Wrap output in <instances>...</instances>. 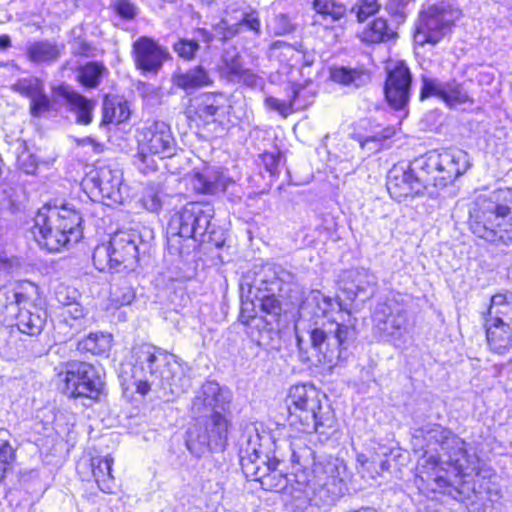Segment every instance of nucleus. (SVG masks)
Returning a JSON list of instances; mask_svg holds the SVG:
<instances>
[{"label":"nucleus","instance_id":"f257e3e1","mask_svg":"<svg viewBox=\"0 0 512 512\" xmlns=\"http://www.w3.org/2000/svg\"><path fill=\"white\" fill-rule=\"evenodd\" d=\"M414 438L427 442L416 468L415 483L420 490L436 492L448 487L445 466L457 477L476 469V458L467 454L465 442L441 425L430 423L416 429Z\"/></svg>","mask_w":512,"mask_h":512},{"label":"nucleus","instance_id":"f03ea898","mask_svg":"<svg viewBox=\"0 0 512 512\" xmlns=\"http://www.w3.org/2000/svg\"><path fill=\"white\" fill-rule=\"evenodd\" d=\"M342 310L341 303L324 295L319 290H312L300 306L301 317L321 318L315 321L310 331L311 349L316 361L332 368L346 357V351L357 339L354 321L339 322L331 317Z\"/></svg>","mask_w":512,"mask_h":512},{"label":"nucleus","instance_id":"7ed1b4c3","mask_svg":"<svg viewBox=\"0 0 512 512\" xmlns=\"http://www.w3.org/2000/svg\"><path fill=\"white\" fill-rule=\"evenodd\" d=\"M131 365V384L141 395L159 389L169 398V395L178 396L191 387L189 367L151 344L133 347Z\"/></svg>","mask_w":512,"mask_h":512},{"label":"nucleus","instance_id":"20e7f679","mask_svg":"<svg viewBox=\"0 0 512 512\" xmlns=\"http://www.w3.org/2000/svg\"><path fill=\"white\" fill-rule=\"evenodd\" d=\"M291 462L299 466L300 471H305V478L297 479V486L290 489L299 505L311 501L318 489L341 492L347 470L343 460L328 456L315 462L313 450L301 441H295L291 443Z\"/></svg>","mask_w":512,"mask_h":512},{"label":"nucleus","instance_id":"39448f33","mask_svg":"<svg viewBox=\"0 0 512 512\" xmlns=\"http://www.w3.org/2000/svg\"><path fill=\"white\" fill-rule=\"evenodd\" d=\"M472 233L494 245H512V188L478 196L469 212Z\"/></svg>","mask_w":512,"mask_h":512},{"label":"nucleus","instance_id":"423d86ee","mask_svg":"<svg viewBox=\"0 0 512 512\" xmlns=\"http://www.w3.org/2000/svg\"><path fill=\"white\" fill-rule=\"evenodd\" d=\"M33 222L31 233L35 241L50 252L78 242L82 236L81 215L69 204H46L37 211Z\"/></svg>","mask_w":512,"mask_h":512},{"label":"nucleus","instance_id":"0eeeda50","mask_svg":"<svg viewBox=\"0 0 512 512\" xmlns=\"http://www.w3.org/2000/svg\"><path fill=\"white\" fill-rule=\"evenodd\" d=\"M288 401L291 416L295 418L292 424L298 421L301 432L328 435L326 429L335 430L333 415L328 407L323 410L321 394L314 386L303 384L291 387Z\"/></svg>","mask_w":512,"mask_h":512},{"label":"nucleus","instance_id":"6e6552de","mask_svg":"<svg viewBox=\"0 0 512 512\" xmlns=\"http://www.w3.org/2000/svg\"><path fill=\"white\" fill-rule=\"evenodd\" d=\"M137 144L134 164L142 173H148L157 169L155 156L164 158L173 154L175 141L167 123L152 121L138 130Z\"/></svg>","mask_w":512,"mask_h":512},{"label":"nucleus","instance_id":"1a4fd4ad","mask_svg":"<svg viewBox=\"0 0 512 512\" xmlns=\"http://www.w3.org/2000/svg\"><path fill=\"white\" fill-rule=\"evenodd\" d=\"M139 234L132 230H120L115 232L108 244L96 247L93 253V263L100 271L107 269L132 271L139 257Z\"/></svg>","mask_w":512,"mask_h":512},{"label":"nucleus","instance_id":"9d476101","mask_svg":"<svg viewBox=\"0 0 512 512\" xmlns=\"http://www.w3.org/2000/svg\"><path fill=\"white\" fill-rule=\"evenodd\" d=\"M470 167L468 154L460 149L431 151L415 160V168L430 177V185L445 187Z\"/></svg>","mask_w":512,"mask_h":512},{"label":"nucleus","instance_id":"9b49d317","mask_svg":"<svg viewBox=\"0 0 512 512\" xmlns=\"http://www.w3.org/2000/svg\"><path fill=\"white\" fill-rule=\"evenodd\" d=\"M186 432L187 449L197 457L211 450H222L228 439V421L223 414L194 417Z\"/></svg>","mask_w":512,"mask_h":512},{"label":"nucleus","instance_id":"f8f14e48","mask_svg":"<svg viewBox=\"0 0 512 512\" xmlns=\"http://www.w3.org/2000/svg\"><path fill=\"white\" fill-rule=\"evenodd\" d=\"M61 390L69 397L96 398L103 382L99 370L86 362H67L57 374Z\"/></svg>","mask_w":512,"mask_h":512},{"label":"nucleus","instance_id":"ddd939ff","mask_svg":"<svg viewBox=\"0 0 512 512\" xmlns=\"http://www.w3.org/2000/svg\"><path fill=\"white\" fill-rule=\"evenodd\" d=\"M373 322L374 330L382 340L396 347L403 344L408 325L407 308L403 299L391 297L379 303L373 314Z\"/></svg>","mask_w":512,"mask_h":512},{"label":"nucleus","instance_id":"4468645a","mask_svg":"<svg viewBox=\"0 0 512 512\" xmlns=\"http://www.w3.org/2000/svg\"><path fill=\"white\" fill-rule=\"evenodd\" d=\"M83 185L93 196H100L107 206L122 204L127 196L122 170L111 165L97 167L86 176Z\"/></svg>","mask_w":512,"mask_h":512},{"label":"nucleus","instance_id":"2eb2a0df","mask_svg":"<svg viewBox=\"0 0 512 512\" xmlns=\"http://www.w3.org/2000/svg\"><path fill=\"white\" fill-rule=\"evenodd\" d=\"M387 190L392 198L402 201L407 197L423 194L430 185V177L415 168V161L409 165L398 164L389 171Z\"/></svg>","mask_w":512,"mask_h":512},{"label":"nucleus","instance_id":"dca6fc26","mask_svg":"<svg viewBox=\"0 0 512 512\" xmlns=\"http://www.w3.org/2000/svg\"><path fill=\"white\" fill-rule=\"evenodd\" d=\"M214 215L210 203L186 204L170 221V230L183 238H197L207 231Z\"/></svg>","mask_w":512,"mask_h":512},{"label":"nucleus","instance_id":"f3484780","mask_svg":"<svg viewBox=\"0 0 512 512\" xmlns=\"http://www.w3.org/2000/svg\"><path fill=\"white\" fill-rule=\"evenodd\" d=\"M454 14L445 5H432L422 11L416 28L415 40L420 44H436L450 31Z\"/></svg>","mask_w":512,"mask_h":512},{"label":"nucleus","instance_id":"a211bd4d","mask_svg":"<svg viewBox=\"0 0 512 512\" xmlns=\"http://www.w3.org/2000/svg\"><path fill=\"white\" fill-rule=\"evenodd\" d=\"M291 275L289 272L284 269L278 268H268L265 273V279L262 280V283L265 284V290L268 292L267 294H263L261 296L256 295L257 305L260 310L267 315L276 318L281 313V305L279 300L275 297V292L283 291V284L291 279ZM249 306H256V303L253 302H243L241 309V318L244 322L248 323L250 319H253V315H246L249 311Z\"/></svg>","mask_w":512,"mask_h":512},{"label":"nucleus","instance_id":"6ab92c4d","mask_svg":"<svg viewBox=\"0 0 512 512\" xmlns=\"http://www.w3.org/2000/svg\"><path fill=\"white\" fill-rule=\"evenodd\" d=\"M229 401L228 391L215 381H207L196 391L191 403V413L193 417L223 414Z\"/></svg>","mask_w":512,"mask_h":512},{"label":"nucleus","instance_id":"aec40b11","mask_svg":"<svg viewBox=\"0 0 512 512\" xmlns=\"http://www.w3.org/2000/svg\"><path fill=\"white\" fill-rule=\"evenodd\" d=\"M376 286L377 277L365 268L348 270L340 280V289L351 301L369 299L375 293Z\"/></svg>","mask_w":512,"mask_h":512},{"label":"nucleus","instance_id":"412c9836","mask_svg":"<svg viewBox=\"0 0 512 512\" xmlns=\"http://www.w3.org/2000/svg\"><path fill=\"white\" fill-rule=\"evenodd\" d=\"M411 82V73L403 62L397 63L389 71L384 92L388 103L394 109H402L407 104Z\"/></svg>","mask_w":512,"mask_h":512},{"label":"nucleus","instance_id":"4be33fe9","mask_svg":"<svg viewBox=\"0 0 512 512\" xmlns=\"http://www.w3.org/2000/svg\"><path fill=\"white\" fill-rule=\"evenodd\" d=\"M133 52L137 67L149 72L158 71L169 57L166 49L148 37H141L135 41Z\"/></svg>","mask_w":512,"mask_h":512},{"label":"nucleus","instance_id":"5701e85b","mask_svg":"<svg viewBox=\"0 0 512 512\" xmlns=\"http://www.w3.org/2000/svg\"><path fill=\"white\" fill-rule=\"evenodd\" d=\"M280 460L274 457L273 460L267 462V473L262 474L259 477V481L263 488L271 491H281L290 495L293 498V494L290 489L295 485L297 486V479L305 478V471H300V468H296L292 474V479L287 478L281 472L277 471V465Z\"/></svg>","mask_w":512,"mask_h":512},{"label":"nucleus","instance_id":"b1692460","mask_svg":"<svg viewBox=\"0 0 512 512\" xmlns=\"http://www.w3.org/2000/svg\"><path fill=\"white\" fill-rule=\"evenodd\" d=\"M54 94L65 100L71 112L76 115L77 122L87 125L92 121V111L95 103L72 90L67 85L54 88Z\"/></svg>","mask_w":512,"mask_h":512},{"label":"nucleus","instance_id":"393cba45","mask_svg":"<svg viewBox=\"0 0 512 512\" xmlns=\"http://www.w3.org/2000/svg\"><path fill=\"white\" fill-rule=\"evenodd\" d=\"M230 179L217 170L205 168L201 172H195L190 177V185L192 188L203 194H217L225 192Z\"/></svg>","mask_w":512,"mask_h":512},{"label":"nucleus","instance_id":"a878e982","mask_svg":"<svg viewBox=\"0 0 512 512\" xmlns=\"http://www.w3.org/2000/svg\"><path fill=\"white\" fill-rule=\"evenodd\" d=\"M486 337L490 349L505 354L512 348V324L485 322Z\"/></svg>","mask_w":512,"mask_h":512},{"label":"nucleus","instance_id":"bb28decb","mask_svg":"<svg viewBox=\"0 0 512 512\" xmlns=\"http://www.w3.org/2000/svg\"><path fill=\"white\" fill-rule=\"evenodd\" d=\"M484 320L487 323L512 324V293L504 292L493 295Z\"/></svg>","mask_w":512,"mask_h":512},{"label":"nucleus","instance_id":"cd10ccee","mask_svg":"<svg viewBox=\"0 0 512 512\" xmlns=\"http://www.w3.org/2000/svg\"><path fill=\"white\" fill-rule=\"evenodd\" d=\"M173 84L184 91L195 90L212 83L208 71L201 65L185 72H177L172 78Z\"/></svg>","mask_w":512,"mask_h":512},{"label":"nucleus","instance_id":"c85d7f7f","mask_svg":"<svg viewBox=\"0 0 512 512\" xmlns=\"http://www.w3.org/2000/svg\"><path fill=\"white\" fill-rule=\"evenodd\" d=\"M63 50V44H58L48 40H41L29 44L26 54L31 62L48 63L57 61Z\"/></svg>","mask_w":512,"mask_h":512},{"label":"nucleus","instance_id":"c756f323","mask_svg":"<svg viewBox=\"0 0 512 512\" xmlns=\"http://www.w3.org/2000/svg\"><path fill=\"white\" fill-rule=\"evenodd\" d=\"M113 463L114 459L109 455L93 457L90 462L95 482L98 488L105 493H111L114 488V477L111 473Z\"/></svg>","mask_w":512,"mask_h":512},{"label":"nucleus","instance_id":"7c9ffc66","mask_svg":"<svg viewBox=\"0 0 512 512\" xmlns=\"http://www.w3.org/2000/svg\"><path fill=\"white\" fill-rule=\"evenodd\" d=\"M396 33L388 25L384 18H376L369 23L360 33L359 38L367 44H378L391 40Z\"/></svg>","mask_w":512,"mask_h":512},{"label":"nucleus","instance_id":"2f4dec72","mask_svg":"<svg viewBox=\"0 0 512 512\" xmlns=\"http://www.w3.org/2000/svg\"><path fill=\"white\" fill-rule=\"evenodd\" d=\"M224 97L221 94H204L195 100V113L204 122L214 121L220 109L224 108Z\"/></svg>","mask_w":512,"mask_h":512},{"label":"nucleus","instance_id":"473e14b6","mask_svg":"<svg viewBox=\"0 0 512 512\" xmlns=\"http://www.w3.org/2000/svg\"><path fill=\"white\" fill-rule=\"evenodd\" d=\"M333 81L356 88L368 84L371 80L368 71L346 67L335 68L331 71Z\"/></svg>","mask_w":512,"mask_h":512},{"label":"nucleus","instance_id":"72a5a7b5","mask_svg":"<svg viewBox=\"0 0 512 512\" xmlns=\"http://www.w3.org/2000/svg\"><path fill=\"white\" fill-rule=\"evenodd\" d=\"M111 335L102 332L90 333L87 337L80 340L77 344V350L80 352H89L93 355H101L109 351L111 347Z\"/></svg>","mask_w":512,"mask_h":512},{"label":"nucleus","instance_id":"f704fd0d","mask_svg":"<svg viewBox=\"0 0 512 512\" xmlns=\"http://www.w3.org/2000/svg\"><path fill=\"white\" fill-rule=\"evenodd\" d=\"M45 318L40 313H33L29 310H20L17 316V327L20 332L36 336L44 327Z\"/></svg>","mask_w":512,"mask_h":512},{"label":"nucleus","instance_id":"c9c22d12","mask_svg":"<svg viewBox=\"0 0 512 512\" xmlns=\"http://www.w3.org/2000/svg\"><path fill=\"white\" fill-rule=\"evenodd\" d=\"M313 9L324 20H331L333 22L342 19L346 13V6L337 0H314Z\"/></svg>","mask_w":512,"mask_h":512},{"label":"nucleus","instance_id":"e433bc0d","mask_svg":"<svg viewBox=\"0 0 512 512\" xmlns=\"http://www.w3.org/2000/svg\"><path fill=\"white\" fill-rule=\"evenodd\" d=\"M130 116V110L125 102L105 99L103 103V121L106 123H122Z\"/></svg>","mask_w":512,"mask_h":512},{"label":"nucleus","instance_id":"4c0bfd02","mask_svg":"<svg viewBox=\"0 0 512 512\" xmlns=\"http://www.w3.org/2000/svg\"><path fill=\"white\" fill-rule=\"evenodd\" d=\"M110 302L115 307L129 305L135 299V291L126 280H119L111 285Z\"/></svg>","mask_w":512,"mask_h":512},{"label":"nucleus","instance_id":"58836bf2","mask_svg":"<svg viewBox=\"0 0 512 512\" xmlns=\"http://www.w3.org/2000/svg\"><path fill=\"white\" fill-rule=\"evenodd\" d=\"M220 68L222 74L234 81L245 67L240 54L235 49H232L226 50L223 53Z\"/></svg>","mask_w":512,"mask_h":512},{"label":"nucleus","instance_id":"ea45409f","mask_svg":"<svg viewBox=\"0 0 512 512\" xmlns=\"http://www.w3.org/2000/svg\"><path fill=\"white\" fill-rule=\"evenodd\" d=\"M104 71L105 67L103 64L90 62L80 68L78 79L84 86L96 87L100 83Z\"/></svg>","mask_w":512,"mask_h":512},{"label":"nucleus","instance_id":"a19ab883","mask_svg":"<svg viewBox=\"0 0 512 512\" xmlns=\"http://www.w3.org/2000/svg\"><path fill=\"white\" fill-rule=\"evenodd\" d=\"M300 93V88L297 85L291 86V96L288 101H282L275 97L269 96L265 99L267 108L277 111L280 115L287 117L293 111L294 103Z\"/></svg>","mask_w":512,"mask_h":512},{"label":"nucleus","instance_id":"79ce46f5","mask_svg":"<svg viewBox=\"0 0 512 512\" xmlns=\"http://www.w3.org/2000/svg\"><path fill=\"white\" fill-rule=\"evenodd\" d=\"M442 101L449 106H455L468 102L469 96L462 84H459L454 80L447 81L445 82V91Z\"/></svg>","mask_w":512,"mask_h":512},{"label":"nucleus","instance_id":"37998d69","mask_svg":"<svg viewBox=\"0 0 512 512\" xmlns=\"http://www.w3.org/2000/svg\"><path fill=\"white\" fill-rule=\"evenodd\" d=\"M445 91V82L437 78L422 76V88L420 92V99L424 100L429 97H436L440 100L443 99Z\"/></svg>","mask_w":512,"mask_h":512},{"label":"nucleus","instance_id":"c03bdc74","mask_svg":"<svg viewBox=\"0 0 512 512\" xmlns=\"http://www.w3.org/2000/svg\"><path fill=\"white\" fill-rule=\"evenodd\" d=\"M173 50L180 58L191 61L196 58L200 45L197 44V40L180 38L173 44Z\"/></svg>","mask_w":512,"mask_h":512},{"label":"nucleus","instance_id":"a18cd8bd","mask_svg":"<svg viewBox=\"0 0 512 512\" xmlns=\"http://www.w3.org/2000/svg\"><path fill=\"white\" fill-rule=\"evenodd\" d=\"M12 88L14 91L31 99L43 90L44 86L38 78L29 77L18 80Z\"/></svg>","mask_w":512,"mask_h":512},{"label":"nucleus","instance_id":"49530a36","mask_svg":"<svg viewBox=\"0 0 512 512\" xmlns=\"http://www.w3.org/2000/svg\"><path fill=\"white\" fill-rule=\"evenodd\" d=\"M394 134V129L385 128L381 132H377L373 135L367 136L361 139L360 146L363 149H368L370 152L378 151L381 148L382 142L390 138Z\"/></svg>","mask_w":512,"mask_h":512},{"label":"nucleus","instance_id":"de8ad7c7","mask_svg":"<svg viewBox=\"0 0 512 512\" xmlns=\"http://www.w3.org/2000/svg\"><path fill=\"white\" fill-rule=\"evenodd\" d=\"M237 24H240V29L245 26L249 30L255 32V34L259 35L261 33V24L258 12L249 7L244 8L241 11V17Z\"/></svg>","mask_w":512,"mask_h":512},{"label":"nucleus","instance_id":"09e8293b","mask_svg":"<svg viewBox=\"0 0 512 512\" xmlns=\"http://www.w3.org/2000/svg\"><path fill=\"white\" fill-rule=\"evenodd\" d=\"M22 145L25 146V143ZM17 164L19 169L26 174H34L38 167V159L24 147L17 155Z\"/></svg>","mask_w":512,"mask_h":512},{"label":"nucleus","instance_id":"8fccbe9b","mask_svg":"<svg viewBox=\"0 0 512 512\" xmlns=\"http://www.w3.org/2000/svg\"><path fill=\"white\" fill-rule=\"evenodd\" d=\"M30 100V112L33 116H41L43 113L48 112L51 109V101L44 93V89Z\"/></svg>","mask_w":512,"mask_h":512},{"label":"nucleus","instance_id":"3c124183","mask_svg":"<svg viewBox=\"0 0 512 512\" xmlns=\"http://www.w3.org/2000/svg\"><path fill=\"white\" fill-rule=\"evenodd\" d=\"M14 459V450L8 441L0 440V481Z\"/></svg>","mask_w":512,"mask_h":512},{"label":"nucleus","instance_id":"603ef678","mask_svg":"<svg viewBox=\"0 0 512 512\" xmlns=\"http://www.w3.org/2000/svg\"><path fill=\"white\" fill-rule=\"evenodd\" d=\"M141 205L147 211L157 212L162 206L158 192L154 188H146L140 200Z\"/></svg>","mask_w":512,"mask_h":512},{"label":"nucleus","instance_id":"864d4df0","mask_svg":"<svg viewBox=\"0 0 512 512\" xmlns=\"http://www.w3.org/2000/svg\"><path fill=\"white\" fill-rule=\"evenodd\" d=\"M381 7L378 0H360L356 11V17L359 22L365 21L369 16L376 14Z\"/></svg>","mask_w":512,"mask_h":512},{"label":"nucleus","instance_id":"5fc2aeb1","mask_svg":"<svg viewBox=\"0 0 512 512\" xmlns=\"http://www.w3.org/2000/svg\"><path fill=\"white\" fill-rule=\"evenodd\" d=\"M114 9L119 16L125 19H133L138 13V8L130 0L116 1Z\"/></svg>","mask_w":512,"mask_h":512},{"label":"nucleus","instance_id":"6e6d98bb","mask_svg":"<svg viewBox=\"0 0 512 512\" xmlns=\"http://www.w3.org/2000/svg\"><path fill=\"white\" fill-rule=\"evenodd\" d=\"M273 30L277 35H286L294 31V25L285 14H279L274 18Z\"/></svg>","mask_w":512,"mask_h":512},{"label":"nucleus","instance_id":"4d7b16f0","mask_svg":"<svg viewBox=\"0 0 512 512\" xmlns=\"http://www.w3.org/2000/svg\"><path fill=\"white\" fill-rule=\"evenodd\" d=\"M357 463L360 465L361 469L359 470L362 473V476L366 475L370 478H375L380 474V471L376 469V464L374 461H370L365 454L357 455Z\"/></svg>","mask_w":512,"mask_h":512},{"label":"nucleus","instance_id":"13d9d810","mask_svg":"<svg viewBox=\"0 0 512 512\" xmlns=\"http://www.w3.org/2000/svg\"><path fill=\"white\" fill-rule=\"evenodd\" d=\"M234 81L242 82L248 87L255 88L263 85V79L252 72L250 69L244 68Z\"/></svg>","mask_w":512,"mask_h":512},{"label":"nucleus","instance_id":"bf43d9fd","mask_svg":"<svg viewBox=\"0 0 512 512\" xmlns=\"http://www.w3.org/2000/svg\"><path fill=\"white\" fill-rule=\"evenodd\" d=\"M410 0H388L385 9L392 15L405 17V9Z\"/></svg>","mask_w":512,"mask_h":512},{"label":"nucleus","instance_id":"052dcab7","mask_svg":"<svg viewBox=\"0 0 512 512\" xmlns=\"http://www.w3.org/2000/svg\"><path fill=\"white\" fill-rule=\"evenodd\" d=\"M191 39L197 40L198 45H200V43L209 45L214 40V35L205 28H197L193 31V37Z\"/></svg>","mask_w":512,"mask_h":512},{"label":"nucleus","instance_id":"680f3d73","mask_svg":"<svg viewBox=\"0 0 512 512\" xmlns=\"http://www.w3.org/2000/svg\"><path fill=\"white\" fill-rule=\"evenodd\" d=\"M72 50L76 55L91 56L93 48L88 42L77 39L73 42Z\"/></svg>","mask_w":512,"mask_h":512},{"label":"nucleus","instance_id":"e2e57ef3","mask_svg":"<svg viewBox=\"0 0 512 512\" xmlns=\"http://www.w3.org/2000/svg\"><path fill=\"white\" fill-rule=\"evenodd\" d=\"M266 169L270 173H275L280 162V155L277 153H264L262 157Z\"/></svg>","mask_w":512,"mask_h":512},{"label":"nucleus","instance_id":"0e129e2a","mask_svg":"<svg viewBox=\"0 0 512 512\" xmlns=\"http://www.w3.org/2000/svg\"><path fill=\"white\" fill-rule=\"evenodd\" d=\"M241 32L240 24H233L225 28L223 40H228Z\"/></svg>","mask_w":512,"mask_h":512},{"label":"nucleus","instance_id":"69168bd1","mask_svg":"<svg viewBox=\"0 0 512 512\" xmlns=\"http://www.w3.org/2000/svg\"><path fill=\"white\" fill-rule=\"evenodd\" d=\"M11 46V39L8 35L0 36V49H6Z\"/></svg>","mask_w":512,"mask_h":512},{"label":"nucleus","instance_id":"338daca9","mask_svg":"<svg viewBox=\"0 0 512 512\" xmlns=\"http://www.w3.org/2000/svg\"><path fill=\"white\" fill-rule=\"evenodd\" d=\"M13 297L15 298V302L17 304H19L21 302V299L24 298V296L22 294H19V293H16V292L13 293Z\"/></svg>","mask_w":512,"mask_h":512},{"label":"nucleus","instance_id":"774afa93","mask_svg":"<svg viewBox=\"0 0 512 512\" xmlns=\"http://www.w3.org/2000/svg\"><path fill=\"white\" fill-rule=\"evenodd\" d=\"M380 468H381V471H383V470H387V469H388V462H387V461L382 460V461L380 462Z\"/></svg>","mask_w":512,"mask_h":512}]
</instances>
